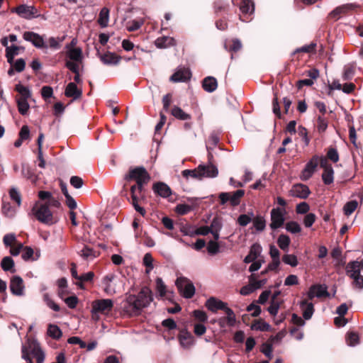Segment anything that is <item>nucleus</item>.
Returning a JSON list of instances; mask_svg holds the SVG:
<instances>
[{
    "mask_svg": "<svg viewBox=\"0 0 363 363\" xmlns=\"http://www.w3.org/2000/svg\"><path fill=\"white\" fill-rule=\"evenodd\" d=\"M153 301L152 293L148 287H143L137 295L130 294L126 297L125 311L130 316H136L141 310Z\"/></svg>",
    "mask_w": 363,
    "mask_h": 363,
    "instance_id": "obj_1",
    "label": "nucleus"
},
{
    "mask_svg": "<svg viewBox=\"0 0 363 363\" xmlns=\"http://www.w3.org/2000/svg\"><path fill=\"white\" fill-rule=\"evenodd\" d=\"M123 179L125 182L123 185L122 193L127 191L128 182L135 181V184L131 186L133 193L134 194V191L136 188L141 191L143 186L148 184L150 180V175L144 167H131L124 175Z\"/></svg>",
    "mask_w": 363,
    "mask_h": 363,
    "instance_id": "obj_2",
    "label": "nucleus"
},
{
    "mask_svg": "<svg viewBox=\"0 0 363 363\" xmlns=\"http://www.w3.org/2000/svg\"><path fill=\"white\" fill-rule=\"evenodd\" d=\"M218 174V168L210 162L208 165L199 164L194 169H185L182 172L184 177H192L201 179L203 177H216Z\"/></svg>",
    "mask_w": 363,
    "mask_h": 363,
    "instance_id": "obj_3",
    "label": "nucleus"
},
{
    "mask_svg": "<svg viewBox=\"0 0 363 363\" xmlns=\"http://www.w3.org/2000/svg\"><path fill=\"white\" fill-rule=\"evenodd\" d=\"M32 212L36 219L46 225H52L57 222L52 212L44 203H36L32 208Z\"/></svg>",
    "mask_w": 363,
    "mask_h": 363,
    "instance_id": "obj_4",
    "label": "nucleus"
},
{
    "mask_svg": "<svg viewBox=\"0 0 363 363\" xmlns=\"http://www.w3.org/2000/svg\"><path fill=\"white\" fill-rule=\"evenodd\" d=\"M130 203L134 207L135 210L138 212L142 216H145L146 214V211L144 208L141 207L139 203H143L146 201L145 196V186H143L141 191L139 189L136 188L134 191V194L132 191V186L130 187Z\"/></svg>",
    "mask_w": 363,
    "mask_h": 363,
    "instance_id": "obj_5",
    "label": "nucleus"
},
{
    "mask_svg": "<svg viewBox=\"0 0 363 363\" xmlns=\"http://www.w3.org/2000/svg\"><path fill=\"white\" fill-rule=\"evenodd\" d=\"M113 308V301L111 299H97L91 303L92 318L96 314H108L111 312Z\"/></svg>",
    "mask_w": 363,
    "mask_h": 363,
    "instance_id": "obj_6",
    "label": "nucleus"
},
{
    "mask_svg": "<svg viewBox=\"0 0 363 363\" xmlns=\"http://www.w3.org/2000/svg\"><path fill=\"white\" fill-rule=\"evenodd\" d=\"M176 286L182 296L186 298H191L195 294V287L192 282L184 277L177 278Z\"/></svg>",
    "mask_w": 363,
    "mask_h": 363,
    "instance_id": "obj_7",
    "label": "nucleus"
},
{
    "mask_svg": "<svg viewBox=\"0 0 363 363\" xmlns=\"http://www.w3.org/2000/svg\"><path fill=\"white\" fill-rule=\"evenodd\" d=\"M285 213L284 208L277 207L272 209L270 212L271 223L269 224L272 230H274L282 227L285 221Z\"/></svg>",
    "mask_w": 363,
    "mask_h": 363,
    "instance_id": "obj_8",
    "label": "nucleus"
},
{
    "mask_svg": "<svg viewBox=\"0 0 363 363\" xmlns=\"http://www.w3.org/2000/svg\"><path fill=\"white\" fill-rule=\"evenodd\" d=\"M361 272H363V259L359 262H350L346 266V273L354 279V282L359 284V279L362 277Z\"/></svg>",
    "mask_w": 363,
    "mask_h": 363,
    "instance_id": "obj_9",
    "label": "nucleus"
},
{
    "mask_svg": "<svg viewBox=\"0 0 363 363\" xmlns=\"http://www.w3.org/2000/svg\"><path fill=\"white\" fill-rule=\"evenodd\" d=\"M152 191L157 196H159L163 199H168L170 202H174L170 196L173 194V191L171 188L163 182H157L152 185Z\"/></svg>",
    "mask_w": 363,
    "mask_h": 363,
    "instance_id": "obj_10",
    "label": "nucleus"
},
{
    "mask_svg": "<svg viewBox=\"0 0 363 363\" xmlns=\"http://www.w3.org/2000/svg\"><path fill=\"white\" fill-rule=\"evenodd\" d=\"M319 164V157L318 155H314L312 158L307 162L304 169L301 172V179L303 181L308 180L315 171Z\"/></svg>",
    "mask_w": 363,
    "mask_h": 363,
    "instance_id": "obj_11",
    "label": "nucleus"
},
{
    "mask_svg": "<svg viewBox=\"0 0 363 363\" xmlns=\"http://www.w3.org/2000/svg\"><path fill=\"white\" fill-rule=\"evenodd\" d=\"M357 7L354 4H346L336 7L328 15V17L334 21L338 20L341 15H345L354 11Z\"/></svg>",
    "mask_w": 363,
    "mask_h": 363,
    "instance_id": "obj_12",
    "label": "nucleus"
},
{
    "mask_svg": "<svg viewBox=\"0 0 363 363\" xmlns=\"http://www.w3.org/2000/svg\"><path fill=\"white\" fill-rule=\"evenodd\" d=\"M96 55L99 57L103 64L108 66L117 65L121 62L122 57L109 51L102 54L97 51Z\"/></svg>",
    "mask_w": 363,
    "mask_h": 363,
    "instance_id": "obj_13",
    "label": "nucleus"
},
{
    "mask_svg": "<svg viewBox=\"0 0 363 363\" xmlns=\"http://www.w3.org/2000/svg\"><path fill=\"white\" fill-rule=\"evenodd\" d=\"M23 37L25 40L30 42L35 47L38 48H47L43 38L38 33L32 31H26L23 33Z\"/></svg>",
    "mask_w": 363,
    "mask_h": 363,
    "instance_id": "obj_14",
    "label": "nucleus"
},
{
    "mask_svg": "<svg viewBox=\"0 0 363 363\" xmlns=\"http://www.w3.org/2000/svg\"><path fill=\"white\" fill-rule=\"evenodd\" d=\"M28 349L31 354L36 358L37 363H43L45 359V354L42 350L40 344L36 340L28 341Z\"/></svg>",
    "mask_w": 363,
    "mask_h": 363,
    "instance_id": "obj_15",
    "label": "nucleus"
},
{
    "mask_svg": "<svg viewBox=\"0 0 363 363\" xmlns=\"http://www.w3.org/2000/svg\"><path fill=\"white\" fill-rule=\"evenodd\" d=\"M290 194L292 196L306 199L311 194V191L307 185L303 184H296L292 186V189L290 191Z\"/></svg>",
    "mask_w": 363,
    "mask_h": 363,
    "instance_id": "obj_16",
    "label": "nucleus"
},
{
    "mask_svg": "<svg viewBox=\"0 0 363 363\" xmlns=\"http://www.w3.org/2000/svg\"><path fill=\"white\" fill-rule=\"evenodd\" d=\"M13 11H15L19 16L27 19L31 18L38 12L34 6L26 4H21L16 7Z\"/></svg>",
    "mask_w": 363,
    "mask_h": 363,
    "instance_id": "obj_17",
    "label": "nucleus"
},
{
    "mask_svg": "<svg viewBox=\"0 0 363 363\" xmlns=\"http://www.w3.org/2000/svg\"><path fill=\"white\" fill-rule=\"evenodd\" d=\"M38 197L40 200L44 201L45 204H47L48 207H55L59 208L61 206L60 201L52 196L50 191H40L38 192Z\"/></svg>",
    "mask_w": 363,
    "mask_h": 363,
    "instance_id": "obj_18",
    "label": "nucleus"
},
{
    "mask_svg": "<svg viewBox=\"0 0 363 363\" xmlns=\"http://www.w3.org/2000/svg\"><path fill=\"white\" fill-rule=\"evenodd\" d=\"M9 287L11 293L13 295H23L24 289L23 279L19 276L13 277L11 279Z\"/></svg>",
    "mask_w": 363,
    "mask_h": 363,
    "instance_id": "obj_19",
    "label": "nucleus"
},
{
    "mask_svg": "<svg viewBox=\"0 0 363 363\" xmlns=\"http://www.w3.org/2000/svg\"><path fill=\"white\" fill-rule=\"evenodd\" d=\"M191 77V73L188 68H179L170 77V81L172 82H185L189 80Z\"/></svg>",
    "mask_w": 363,
    "mask_h": 363,
    "instance_id": "obj_20",
    "label": "nucleus"
},
{
    "mask_svg": "<svg viewBox=\"0 0 363 363\" xmlns=\"http://www.w3.org/2000/svg\"><path fill=\"white\" fill-rule=\"evenodd\" d=\"M65 95L67 97L72 98L74 100H76L82 97V91L77 88L74 82H69L66 86Z\"/></svg>",
    "mask_w": 363,
    "mask_h": 363,
    "instance_id": "obj_21",
    "label": "nucleus"
},
{
    "mask_svg": "<svg viewBox=\"0 0 363 363\" xmlns=\"http://www.w3.org/2000/svg\"><path fill=\"white\" fill-rule=\"evenodd\" d=\"M224 304L225 302L215 297H211L206 301L205 306L211 312L216 313L218 310H222V308H223Z\"/></svg>",
    "mask_w": 363,
    "mask_h": 363,
    "instance_id": "obj_22",
    "label": "nucleus"
},
{
    "mask_svg": "<svg viewBox=\"0 0 363 363\" xmlns=\"http://www.w3.org/2000/svg\"><path fill=\"white\" fill-rule=\"evenodd\" d=\"M261 251L262 247L259 244H253L250 247L249 254L245 257L244 262L245 263H250L254 262L259 255Z\"/></svg>",
    "mask_w": 363,
    "mask_h": 363,
    "instance_id": "obj_23",
    "label": "nucleus"
},
{
    "mask_svg": "<svg viewBox=\"0 0 363 363\" xmlns=\"http://www.w3.org/2000/svg\"><path fill=\"white\" fill-rule=\"evenodd\" d=\"M203 89L209 93L213 92L218 87V82L213 77H206L202 81Z\"/></svg>",
    "mask_w": 363,
    "mask_h": 363,
    "instance_id": "obj_24",
    "label": "nucleus"
},
{
    "mask_svg": "<svg viewBox=\"0 0 363 363\" xmlns=\"http://www.w3.org/2000/svg\"><path fill=\"white\" fill-rule=\"evenodd\" d=\"M300 306L303 308V316L306 320H309L314 312V306L312 303H308L307 299L301 301Z\"/></svg>",
    "mask_w": 363,
    "mask_h": 363,
    "instance_id": "obj_25",
    "label": "nucleus"
},
{
    "mask_svg": "<svg viewBox=\"0 0 363 363\" xmlns=\"http://www.w3.org/2000/svg\"><path fill=\"white\" fill-rule=\"evenodd\" d=\"M229 193V202L232 206H237L240 203L241 199L245 195V191L238 189L234 192Z\"/></svg>",
    "mask_w": 363,
    "mask_h": 363,
    "instance_id": "obj_26",
    "label": "nucleus"
},
{
    "mask_svg": "<svg viewBox=\"0 0 363 363\" xmlns=\"http://www.w3.org/2000/svg\"><path fill=\"white\" fill-rule=\"evenodd\" d=\"M224 48L230 52H236L241 50L242 43L240 40L234 38L226 41L224 44Z\"/></svg>",
    "mask_w": 363,
    "mask_h": 363,
    "instance_id": "obj_27",
    "label": "nucleus"
},
{
    "mask_svg": "<svg viewBox=\"0 0 363 363\" xmlns=\"http://www.w3.org/2000/svg\"><path fill=\"white\" fill-rule=\"evenodd\" d=\"M171 114L177 119L186 121L191 118V116L185 113L180 107L174 106L171 110Z\"/></svg>",
    "mask_w": 363,
    "mask_h": 363,
    "instance_id": "obj_28",
    "label": "nucleus"
},
{
    "mask_svg": "<svg viewBox=\"0 0 363 363\" xmlns=\"http://www.w3.org/2000/svg\"><path fill=\"white\" fill-rule=\"evenodd\" d=\"M15 91L20 95L16 96V99H30L31 97V92L29 89L21 84H18L15 86Z\"/></svg>",
    "mask_w": 363,
    "mask_h": 363,
    "instance_id": "obj_29",
    "label": "nucleus"
},
{
    "mask_svg": "<svg viewBox=\"0 0 363 363\" xmlns=\"http://www.w3.org/2000/svg\"><path fill=\"white\" fill-rule=\"evenodd\" d=\"M68 57L77 62H82V51L79 48H71L67 52Z\"/></svg>",
    "mask_w": 363,
    "mask_h": 363,
    "instance_id": "obj_30",
    "label": "nucleus"
},
{
    "mask_svg": "<svg viewBox=\"0 0 363 363\" xmlns=\"http://www.w3.org/2000/svg\"><path fill=\"white\" fill-rule=\"evenodd\" d=\"M48 334L54 340H59L62 336L61 329L54 324H49L48 327Z\"/></svg>",
    "mask_w": 363,
    "mask_h": 363,
    "instance_id": "obj_31",
    "label": "nucleus"
},
{
    "mask_svg": "<svg viewBox=\"0 0 363 363\" xmlns=\"http://www.w3.org/2000/svg\"><path fill=\"white\" fill-rule=\"evenodd\" d=\"M109 19V10L104 7L103 8L99 15L98 18V23L101 26L102 28H105L108 26Z\"/></svg>",
    "mask_w": 363,
    "mask_h": 363,
    "instance_id": "obj_32",
    "label": "nucleus"
},
{
    "mask_svg": "<svg viewBox=\"0 0 363 363\" xmlns=\"http://www.w3.org/2000/svg\"><path fill=\"white\" fill-rule=\"evenodd\" d=\"M254 9V3L251 0H242L241 1L240 10L243 14H251Z\"/></svg>",
    "mask_w": 363,
    "mask_h": 363,
    "instance_id": "obj_33",
    "label": "nucleus"
},
{
    "mask_svg": "<svg viewBox=\"0 0 363 363\" xmlns=\"http://www.w3.org/2000/svg\"><path fill=\"white\" fill-rule=\"evenodd\" d=\"M18 112L24 116L28 112L30 106L28 103L27 99H16Z\"/></svg>",
    "mask_w": 363,
    "mask_h": 363,
    "instance_id": "obj_34",
    "label": "nucleus"
},
{
    "mask_svg": "<svg viewBox=\"0 0 363 363\" xmlns=\"http://www.w3.org/2000/svg\"><path fill=\"white\" fill-rule=\"evenodd\" d=\"M312 289L315 290V296L318 298L329 296L328 288L325 285L313 284L312 285Z\"/></svg>",
    "mask_w": 363,
    "mask_h": 363,
    "instance_id": "obj_35",
    "label": "nucleus"
},
{
    "mask_svg": "<svg viewBox=\"0 0 363 363\" xmlns=\"http://www.w3.org/2000/svg\"><path fill=\"white\" fill-rule=\"evenodd\" d=\"M223 311H225V313L227 315L226 319H227V324L229 326H234L236 322L235 319V315L233 311L228 308L227 306V303H225L223 308H222Z\"/></svg>",
    "mask_w": 363,
    "mask_h": 363,
    "instance_id": "obj_36",
    "label": "nucleus"
},
{
    "mask_svg": "<svg viewBox=\"0 0 363 363\" xmlns=\"http://www.w3.org/2000/svg\"><path fill=\"white\" fill-rule=\"evenodd\" d=\"M316 46H317L316 43L314 42H312L309 45H306L301 48L296 49L293 52L292 55L294 56L296 54H298L300 52H305V53L315 52Z\"/></svg>",
    "mask_w": 363,
    "mask_h": 363,
    "instance_id": "obj_37",
    "label": "nucleus"
},
{
    "mask_svg": "<svg viewBox=\"0 0 363 363\" xmlns=\"http://www.w3.org/2000/svg\"><path fill=\"white\" fill-rule=\"evenodd\" d=\"M290 243L291 240L288 235L281 234L279 236L277 244L282 250L287 251Z\"/></svg>",
    "mask_w": 363,
    "mask_h": 363,
    "instance_id": "obj_38",
    "label": "nucleus"
},
{
    "mask_svg": "<svg viewBox=\"0 0 363 363\" xmlns=\"http://www.w3.org/2000/svg\"><path fill=\"white\" fill-rule=\"evenodd\" d=\"M213 9L216 14L220 12H227L228 9V4L223 0H216L213 2Z\"/></svg>",
    "mask_w": 363,
    "mask_h": 363,
    "instance_id": "obj_39",
    "label": "nucleus"
},
{
    "mask_svg": "<svg viewBox=\"0 0 363 363\" xmlns=\"http://www.w3.org/2000/svg\"><path fill=\"white\" fill-rule=\"evenodd\" d=\"M333 174L334 171L333 167H329V169L323 170V172L322 174V179L325 185L331 184L333 182Z\"/></svg>",
    "mask_w": 363,
    "mask_h": 363,
    "instance_id": "obj_40",
    "label": "nucleus"
},
{
    "mask_svg": "<svg viewBox=\"0 0 363 363\" xmlns=\"http://www.w3.org/2000/svg\"><path fill=\"white\" fill-rule=\"evenodd\" d=\"M251 328L255 330L268 331L270 328V325L263 320L260 319L255 320Z\"/></svg>",
    "mask_w": 363,
    "mask_h": 363,
    "instance_id": "obj_41",
    "label": "nucleus"
},
{
    "mask_svg": "<svg viewBox=\"0 0 363 363\" xmlns=\"http://www.w3.org/2000/svg\"><path fill=\"white\" fill-rule=\"evenodd\" d=\"M94 277V273L93 272H89L87 273L83 274L80 275V278L79 279V282H77L76 284L80 288L84 289V282H91L92 281Z\"/></svg>",
    "mask_w": 363,
    "mask_h": 363,
    "instance_id": "obj_42",
    "label": "nucleus"
},
{
    "mask_svg": "<svg viewBox=\"0 0 363 363\" xmlns=\"http://www.w3.org/2000/svg\"><path fill=\"white\" fill-rule=\"evenodd\" d=\"M2 213L6 217L12 218L16 214V209L9 202H3L2 203Z\"/></svg>",
    "mask_w": 363,
    "mask_h": 363,
    "instance_id": "obj_43",
    "label": "nucleus"
},
{
    "mask_svg": "<svg viewBox=\"0 0 363 363\" xmlns=\"http://www.w3.org/2000/svg\"><path fill=\"white\" fill-rule=\"evenodd\" d=\"M357 206L358 203L355 200L347 202L343 208L344 213L346 216L351 215L356 210Z\"/></svg>",
    "mask_w": 363,
    "mask_h": 363,
    "instance_id": "obj_44",
    "label": "nucleus"
},
{
    "mask_svg": "<svg viewBox=\"0 0 363 363\" xmlns=\"http://www.w3.org/2000/svg\"><path fill=\"white\" fill-rule=\"evenodd\" d=\"M260 351L269 359L272 358V343L269 340L262 344Z\"/></svg>",
    "mask_w": 363,
    "mask_h": 363,
    "instance_id": "obj_45",
    "label": "nucleus"
},
{
    "mask_svg": "<svg viewBox=\"0 0 363 363\" xmlns=\"http://www.w3.org/2000/svg\"><path fill=\"white\" fill-rule=\"evenodd\" d=\"M1 267L6 272L11 271L14 267V262L11 257H5L1 262Z\"/></svg>",
    "mask_w": 363,
    "mask_h": 363,
    "instance_id": "obj_46",
    "label": "nucleus"
},
{
    "mask_svg": "<svg viewBox=\"0 0 363 363\" xmlns=\"http://www.w3.org/2000/svg\"><path fill=\"white\" fill-rule=\"evenodd\" d=\"M286 230L291 233H298L301 231L300 225L296 221H289L286 224Z\"/></svg>",
    "mask_w": 363,
    "mask_h": 363,
    "instance_id": "obj_47",
    "label": "nucleus"
},
{
    "mask_svg": "<svg viewBox=\"0 0 363 363\" xmlns=\"http://www.w3.org/2000/svg\"><path fill=\"white\" fill-rule=\"evenodd\" d=\"M43 301H45V303H46V305L50 308L51 309H52L53 311H56V312H58L60 311V307L59 306V305H57V303H55L54 302V301L52 300V298H50V295L48 294H45L43 295Z\"/></svg>",
    "mask_w": 363,
    "mask_h": 363,
    "instance_id": "obj_48",
    "label": "nucleus"
},
{
    "mask_svg": "<svg viewBox=\"0 0 363 363\" xmlns=\"http://www.w3.org/2000/svg\"><path fill=\"white\" fill-rule=\"evenodd\" d=\"M253 225L257 231H262L266 226V221L262 216H257L253 220Z\"/></svg>",
    "mask_w": 363,
    "mask_h": 363,
    "instance_id": "obj_49",
    "label": "nucleus"
},
{
    "mask_svg": "<svg viewBox=\"0 0 363 363\" xmlns=\"http://www.w3.org/2000/svg\"><path fill=\"white\" fill-rule=\"evenodd\" d=\"M80 255L84 259L94 258L97 256L96 252L87 246L82 250Z\"/></svg>",
    "mask_w": 363,
    "mask_h": 363,
    "instance_id": "obj_50",
    "label": "nucleus"
},
{
    "mask_svg": "<svg viewBox=\"0 0 363 363\" xmlns=\"http://www.w3.org/2000/svg\"><path fill=\"white\" fill-rule=\"evenodd\" d=\"M282 261L291 267H296L298 265L297 257L294 255H284L282 257Z\"/></svg>",
    "mask_w": 363,
    "mask_h": 363,
    "instance_id": "obj_51",
    "label": "nucleus"
},
{
    "mask_svg": "<svg viewBox=\"0 0 363 363\" xmlns=\"http://www.w3.org/2000/svg\"><path fill=\"white\" fill-rule=\"evenodd\" d=\"M9 195L11 199L16 203L18 206H20L21 204V195L17 189L11 188L9 190Z\"/></svg>",
    "mask_w": 363,
    "mask_h": 363,
    "instance_id": "obj_52",
    "label": "nucleus"
},
{
    "mask_svg": "<svg viewBox=\"0 0 363 363\" xmlns=\"http://www.w3.org/2000/svg\"><path fill=\"white\" fill-rule=\"evenodd\" d=\"M192 210V208L191 206L188 204H178L175 208V212L178 213L179 215H186L189 212H190Z\"/></svg>",
    "mask_w": 363,
    "mask_h": 363,
    "instance_id": "obj_53",
    "label": "nucleus"
},
{
    "mask_svg": "<svg viewBox=\"0 0 363 363\" xmlns=\"http://www.w3.org/2000/svg\"><path fill=\"white\" fill-rule=\"evenodd\" d=\"M328 128V121L322 116L317 118V128L320 133L325 132Z\"/></svg>",
    "mask_w": 363,
    "mask_h": 363,
    "instance_id": "obj_54",
    "label": "nucleus"
},
{
    "mask_svg": "<svg viewBox=\"0 0 363 363\" xmlns=\"http://www.w3.org/2000/svg\"><path fill=\"white\" fill-rule=\"evenodd\" d=\"M209 227L211 231H220L223 227L221 218L218 216L214 217Z\"/></svg>",
    "mask_w": 363,
    "mask_h": 363,
    "instance_id": "obj_55",
    "label": "nucleus"
},
{
    "mask_svg": "<svg viewBox=\"0 0 363 363\" xmlns=\"http://www.w3.org/2000/svg\"><path fill=\"white\" fill-rule=\"evenodd\" d=\"M153 258L150 253H146L143 257V264L147 267L146 272L148 273L153 269Z\"/></svg>",
    "mask_w": 363,
    "mask_h": 363,
    "instance_id": "obj_56",
    "label": "nucleus"
},
{
    "mask_svg": "<svg viewBox=\"0 0 363 363\" xmlns=\"http://www.w3.org/2000/svg\"><path fill=\"white\" fill-rule=\"evenodd\" d=\"M281 303L282 301H271L270 306L268 307L267 311L272 315H276Z\"/></svg>",
    "mask_w": 363,
    "mask_h": 363,
    "instance_id": "obj_57",
    "label": "nucleus"
},
{
    "mask_svg": "<svg viewBox=\"0 0 363 363\" xmlns=\"http://www.w3.org/2000/svg\"><path fill=\"white\" fill-rule=\"evenodd\" d=\"M327 159L330 160L334 163L338 162L339 154L337 150L334 147H330L327 152Z\"/></svg>",
    "mask_w": 363,
    "mask_h": 363,
    "instance_id": "obj_58",
    "label": "nucleus"
},
{
    "mask_svg": "<svg viewBox=\"0 0 363 363\" xmlns=\"http://www.w3.org/2000/svg\"><path fill=\"white\" fill-rule=\"evenodd\" d=\"M316 220V216L313 213H309L306 215L303 219V224L306 228H310L313 225Z\"/></svg>",
    "mask_w": 363,
    "mask_h": 363,
    "instance_id": "obj_59",
    "label": "nucleus"
},
{
    "mask_svg": "<svg viewBox=\"0 0 363 363\" xmlns=\"http://www.w3.org/2000/svg\"><path fill=\"white\" fill-rule=\"evenodd\" d=\"M250 282L252 283L254 289L256 290L257 289L262 288L267 283V279H264L261 280H256L255 274H252L250 277Z\"/></svg>",
    "mask_w": 363,
    "mask_h": 363,
    "instance_id": "obj_60",
    "label": "nucleus"
},
{
    "mask_svg": "<svg viewBox=\"0 0 363 363\" xmlns=\"http://www.w3.org/2000/svg\"><path fill=\"white\" fill-rule=\"evenodd\" d=\"M3 241L6 247H11L16 244V236L13 234H6L4 236Z\"/></svg>",
    "mask_w": 363,
    "mask_h": 363,
    "instance_id": "obj_61",
    "label": "nucleus"
},
{
    "mask_svg": "<svg viewBox=\"0 0 363 363\" xmlns=\"http://www.w3.org/2000/svg\"><path fill=\"white\" fill-rule=\"evenodd\" d=\"M219 245L217 242L210 240L208 243L207 250L208 253L216 255L219 252Z\"/></svg>",
    "mask_w": 363,
    "mask_h": 363,
    "instance_id": "obj_62",
    "label": "nucleus"
},
{
    "mask_svg": "<svg viewBox=\"0 0 363 363\" xmlns=\"http://www.w3.org/2000/svg\"><path fill=\"white\" fill-rule=\"evenodd\" d=\"M22 251L23 252H22L21 257H22L23 259H24L25 261H27L33 257L34 251L30 247H28V246L24 247L23 246Z\"/></svg>",
    "mask_w": 363,
    "mask_h": 363,
    "instance_id": "obj_63",
    "label": "nucleus"
},
{
    "mask_svg": "<svg viewBox=\"0 0 363 363\" xmlns=\"http://www.w3.org/2000/svg\"><path fill=\"white\" fill-rule=\"evenodd\" d=\"M193 314H194V318L200 322L204 323L208 319V316H207L206 312H204L203 311L194 310L193 311Z\"/></svg>",
    "mask_w": 363,
    "mask_h": 363,
    "instance_id": "obj_64",
    "label": "nucleus"
}]
</instances>
